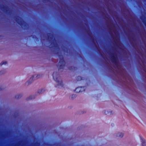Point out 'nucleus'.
I'll list each match as a JSON object with an SVG mask.
<instances>
[{
	"label": "nucleus",
	"instance_id": "obj_9",
	"mask_svg": "<svg viewBox=\"0 0 146 146\" xmlns=\"http://www.w3.org/2000/svg\"><path fill=\"white\" fill-rule=\"evenodd\" d=\"M77 78L78 79V80H79V79H80V80L82 79L81 78L80 76L78 77Z\"/></svg>",
	"mask_w": 146,
	"mask_h": 146
},
{
	"label": "nucleus",
	"instance_id": "obj_10",
	"mask_svg": "<svg viewBox=\"0 0 146 146\" xmlns=\"http://www.w3.org/2000/svg\"><path fill=\"white\" fill-rule=\"evenodd\" d=\"M33 78H34V77H31V79H30V80H33Z\"/></svg>",
	"mask_w": 146,
	"mask_h": 146
},
{
	"label": "nucleus",
	"instance_id": "obj_4",
	"mask_svg": "<svg viewBox=\"0 0 146 146\" xmlns=\"http://www.w3.org/2000/svg\"><path fill=\"white\" fill-rule=\"evenodd\" d=\"M83 88H77L75 90V91L77 93H79L81 92V89H82Z\"/></svg>",
	"mask_w": 146,
	"mask_h": 146
},
{
	"label": "nucleus",
	"instance_id": "obj_8",
	"mask_svg": "<svg viewBox=\"0 0 146 146\" xmlns=\"http://www.w3.org/2000/svg\"><path fill=\"white\" fill-rule=\"evenodd\" d=\"M44 91L43 90H39L38 91V93H42Z\"/></svg>",
	"mask_w": 146,
	"mask_h": 146
},
{
	"label": "nucleus",
	"instance_id": "obj_2",
	"mask_svg": "<svg viewBox=\"0 0 146 146\" xmlns=\"http://www.w3.org/2000/svg\"><path fill=\"white\" fill-rule=\"evenodd\" d=\"M65 64V62L64 60L63 59H61L58 63V65L60 66L59 68H62L64 67Z\"/></svg>",
	"mask_w": 146,
	"mask_h": 146
},
{
	"label": "nucleus",
	"instance_id": "obj_1",
	"mask_svg": "<svg viewBox=\"0 0 146 146\" xmlns=\"http://www.w3.org/2000/svg\"><path fill=\"white\" fill-rule=\"evenodd\" d=\"M53 77L54 80L58 83V85L62 86V82L60 78L58 75H57L56 74L54 73L53 74Z\"/></svg>",
	"mask_w": 146,
	"mask_h": 146
},
{
	"label": "nucleus",
	"instance_id": "obj_7",
	"mask_svg": "<svg viewBox=\"0 0 146 146\" xmlns=\"http://www.w3.org/2000/svg\"><path fill=\"white\" fill-rule=\"evenodd\" d=\"M113 61L114 62H116V58L114 57H113Z\"/></svg>",
	"mask_w": 146,
	"mask_h": 146
},
{
	"label": "nucleus",
	"instance_id": "obj_5",
	"mask_svg": "<svg viewBox=\"0 0 146 146\" xmlns=\"http://www.w3.org/2000/svg\"><path fill=\"white\" fill-rule=\"evenodd\" d=\"M123 134L122 133H118L117 134V136L119 137H122L123 136Z\"/></svg>",
	"mask_w": 146,
	"mask_h": 146
},
{
	"label": "nucleus",
	"instance_id": "obj_12",
	"mask_svg": "<svg viewBox=\"0 0 146 146\" xmlns=\"http://www.w3.org/2000/svg\"><path fill=\"white\" fill-rule=\"evenodd\" d=\"M16 98H17V96H16ZM17 98H19V97H17Z\"/></svg>",
	"mask_w": 146,
	"mask_h": 146
},
{
	"label": "nucleus",
	"instance_id": "obj_3",
	"mask_svg": "<svg viewBox=\"0 0 146 146\" xmlns=\"http://www.w3.org/2000/svg\"><path fill=\"white\" fill-rule=\"evenodd\" d=\"M141 140L142 142V146H146V142H145L144 139L142 137H141Z\"/></svg>",
	"mask_w": 146,
	"mask_h": 146
},
{
	"label": "nucleus",
	"instance_id": "obj_6",
	"mask_svg": "<svg viewBox=\"0 0 146 146\" xmlns=\"http://www.w3.org/2000/svg\"><path fill=\"white\" fill-rule=\"evenodd\" d=\"M7 63L6 61H4L2 62L0 64V65L1 66L3 64H6Z\"/></svg>",
	"mask_w": 146,
	"mask_h": 146
},
{
	"label": "nucleus",
	"instance_id": "obj_11",
	"mask_svg": "<svg viewBox=\"0 0 146 146\" xmlns=\"http://www.w3.org/2000/svg\"><path fill=\"white\" fill-rule=\"evenodd\" d=\"M145 24L146 27V21L144 23Z\"/></svg>",
	"mask_w": 146,
	"mask_h": 146
}]
</instances>
